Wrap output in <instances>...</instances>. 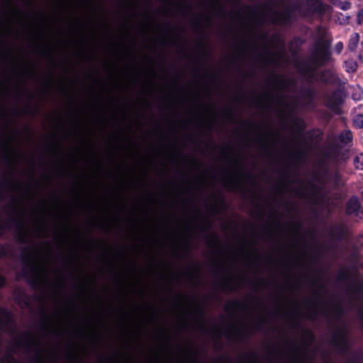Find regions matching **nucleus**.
<instances>
[{
    "label": "nucleus",
    "instance_id": "1",
    "mask_svg": "<svg viewBox=\"0 0 363 363\" xmlns=\"http://www.w3.org/2000/svg\"><path fill=\"white\" fill-rule=\"evenodd\" d=\"M332 60L331 40L320 38L315 41L308 56L296 60L294 66L298 74L309 84H336L340 79L330 69L318 71L319 68L328 65Z\"/></svg>",
    "mask_w": 363,
    "mask_h": 363
},
{
    "label": "nucleus",
    "instance_id": "2",
    "mask_svg": "<svg viewBox=\"0 0 363 363\" xmlns=\"http://www.w3.org/2000/svg\"><path fill=\"white\" fill-rule=\"evenodd\" d=\"M21 258L23 267L21 275L27 281L30 287L38 289L45 284V280L40 274L39 268L34 262L35 255L28 247H24L21 250Z\"/></svg>",
    "mask_w": 363,
    "mask_h": 363
},
{
    "label": "nucleus",
    "instance_id": "3",
    "mask_svg": "<svg viewBox=\"0 0 363 363\" xmlns=\"http://www.w3.org/2000/svg\"><path fill=\"white\" fill-rule=\"evenodd\" d=\"M11 213L5 210L6 213L9 215V218L0 222V237L4 235L6 230H11L14 226L16 229L14 235L16 241L19 244H26L27 243L28 234L24 229V223L21 215L13 203L11 204Z\"/></svg>",
    "mask_w": 363,
    "mask_h": 363
},
{
    "label": "nucleus",
    "instance_id": "4",
    "mask_svg": "<svg viewBox=\"0 0 363 363\" xmlns=\"http://www.w3.org/2000/svg\"><path fill=\"white\" fill-rule=\"evenodd\" d=\"M310 11L330 13V7L323 4L322 0H308L306 4L300 5L296 10L301 16H306Z\"/></svg>",
    "mask_w": 363,
    "mask_h": 363
},
{
    "label": "nucleus",
    "instance_id": "5",
    "mask_svg": "<svg viewBox=\"0 0 363 363\" xmlns=\"http://www.w3.org/2000/svg\"><path fill=\"white\" fill-rule=\"evenodd\" d=\"M331 342L342 353L346 352L350 347L347 333L340 328H338L337 330L333 333Z\"/></svg>",
    "mask_w": 363,
    "mask_h": 363
},
{
    "label": "nucleus",
    "instance_id": "6",
    "mask_svg": "<svg viewBox=\"0 0 363 363\" xmlns=\"http://www.w3.org/2000/svg\"><path fill=\"white\" fill-rule=\"evenodd\" d=\"M345 213L347 216H355L363 213V208L357 196H351L347 200L345 204Z\"/></svg>",
    "mask_w": 363,
    "mask_h": 363
},
{
    "label": "nucleus",
    "instance_id": "7",
    "mask_svg": "<svg viewBox=\"0 0 363 363\" xmlns=\"http://www.w3.org/2000/svg\"><path fill=\"white\" fill-rule=\"evenodd\" d=\"M343 94L342 90L337 89L327 98V106L330 110L335 111L340 109V106L344 102Z\"/></svg>",
    "mask_w": 363,
    "mask_h": 363
},
{
    "label": "nucleus",
    "instance_id": "8",
    "mask_svg": "<svg viewBox=\"0 0 363 363\" xmlns=\"http://www.w3.org/2000/svg\"><path fill=\"white\" fill-rule=\"evenodd\" d=\"M114 24H54V26H113ZM118 26H163V24H117ZM172 24H164V26H172ZM189 26V24H186ZM213 24H189V26H213ZM230 26H262L265 24H229ZM284 26L286 24H284Z\"/></svg>",
    "mask_w": 363,
    "mask_h": 363
},
{
    "label": "nucleus",
    "instance_id": "9",
    "mask_svg": "<svg viewBox=\"0 0 363 363\" xmlns=\"http://www.w3.org/2000/svg\"><path fill=\"white\" fill-rule=\"evenodd\" d=\"M348 235L347 228L343 225H335L328 232L330 238L335 242L344 240Z\"/></svg>",
    "mask_w": 363,
    "mask_h": 363
},
{
    "label": "nucleus",
    "instance_id": "10",
    "mask_svg": "<svg viewBox=\"0 0 363 363\" xmlns=\"http://www.w3.org/2000/svg\"><path fill=\"white\" fill-rule=\"evenodd\" d=\"M13 344L16 348H24L28 352L33 351V348L35 347V343L32 340L31 335L28 333H24L21 339L16 340Z\"/></svg>",
    "mask_w": 363,
    "mask_h": 363
},
{
    "label": "nucleus",
    "instance_id": "11",
    "mask_svg": "<svg viewBox=\"0 0 363 363\" xmlns=\"http://www.w3.org/2000/svg\"><path fill=\"white\" fill-rule=\"evenodd\" d=\"M221 184L229 191L242 190V192L245 194V191L242 189L240 183L231 176H223L221 179Z\"/></svg>",
    "mask_w": 363,
    "mask_h": 363
},
{
    "label": "nucleus",
    "instance_id": "12",
    "mask_svg": "<svg viewBox=\"0 0 363 363\" xmlns=\"http://www.w3.org/2000/svg\"><path fill=\"white\" fill-rule=\"evenodd\" d=\"M337 139L342 146H352L353 142L352 132L349 129L343 130L339 133Z\"/></svg>",
    "mask_w": 363,
    "mask_h": 363
},
{
    "label": "nucleus",
    "instance_id": "13",
    "mask_svg": "<svg viewBox=\"0 0 363 363\" xmlns=\"http://www.w3.org/2000/svg\"><path fill=\"white\" fill-rule=\"evenodd\" d=\"M301 98L306 101V105L310 106L316 96V91L311 86L303 88L300 90Z\"/></svg>",
    "mask_w": 363,
    "mask_h": 363
},
{
    "label": "nucleus",
    "instance_id": "14",
    "mask_svg": "<svg viewBox=\"0 0 363 363\" xmlns=\"http://www.w3.org/2000/svg\"><path fill=\"white\" fill-rule=\"evenodd\" d=\"M342 146L337 142H333L328 147V151L324 155L327 158L337 159L340 156Z\"/></svg>",
    "mask_w": 363,
    "mask_h": 363
},
{
    "label": "nucleus",
    "instance_id": "15",
    "mask_svg": "<svg viewBox=\"0 0 363 363\" xmlns=\"http://www.w3.org/2000/svg\"><path fill=\"white\" fill-rule=\"evenodd\" d=\"M245 304L238 300L230 301L224 307L225 311L228 313H231L238 309H244Z\"/></svg>",
    "mask_w": 363,
    "mask_h": 363
},
{
    "label": "nucleus",
    "instance_id": "16",
    "mask_svg": "<svg viewBox=\"0 0 363 363\" xmlns=\"http://www.w3.org/2000/svg\"><path fill=\"white\" fill-rule=\"evenodd\" d=\"M233 278L230 276L228 277L225 280L220 281L217 284V287L222 291H232L234 289L233 286Z\"/></svg>",
    "mask_w": 363,
    "mask_h": 363
},
{
    "label": "nucleus",
    "instance_id": "17",
    "mask_svg": "<svg viewBox=\"0 0 363 363\" xmlns=\"http://www.w3.org/2000/svg\"><path fill=\"white\" fill-rule=\"evenodd\" d=\"M283 78H284L283 76H278V75L272 74L271 76V77L268 79V81L272 79L277 84L281 85V86H294L296 84V82L294 79H283Z\"/></svg>",
    "mask_w": 363,
    "mask_h": 363
},
{
    "label": "nucleus",
    "instance_id": "18",
    "mask_svg": "<svg viewBox=\"0 0 363 363\" xmlns=\"http://www.w3.org/2000/svg\"><path fill=\"white\" fill-rule=\"evenodd\" d=\"M359 41V35L357 33H352L349 39V42L347 44V49L351 51L354 52L357 48L358 44Z\"/></svg>",
    "mask_w": 363,
    "mask_h": 363
},
{
    "label": "nucleus",
    "instance_id": "19",
    "mask_svg": "<svg viewBox=\"0 0 363 363\" xmlns=\"http://www.w3.org/2000/svg\"><path fill=\"white\" fill-rule=\"evenodd\" d=\"M293 123L296 128V132L302 135L306 127L304 120L301 118H294Z\"/></svg>",
    "mask_w": 363,
    "mask_h": 363
},
{
    "label": "nucleus",
    "instance_id": "20",
    "mask_svg": "<svg viewBox=\"0 0 363 363\" xmlns=\"http://www.w3.org/2000/svg\"><path fill=\"white\" fill-rule=\"evenodd\" d=\"M350 274L351 272L349 269H342L338 272L336 280L340 283L346 282L349 280Z\"/></svg>",
    "mask_w": 363,
    "mask_h": 363
},
{
    "label": "nucleus",
    "instance_id": "21",
    "mask_svg": "<svg viewBox=\"0 0 363 363\" xmlns=\"http://www.w3.org/2000/svg\"><path fill=\"white\" fill-rule=\"evenodd\" d=\"M291 157L294 164H299L306 157V152L303 150H298L295 152H291Z\"/></svg>",
    "mask_w": 363,
    "mask_h": 363
},
{
    "label": "nucleus",
    "instance_id": "22",
    "mask_svg": "<svg viewBox=\"0 0 363 363\" xmlns=\"http://www.w3.org/2000/svg\"><path fill=\"white\" fill-rule=\"evenodd\" d=\"M333 5L338 9L346 11L350 8V4L346 1L331 0Z\"/></svg>",
    "mask_w": 363,
    "mask_h": 363
},
{
    "label": "nucleus",
    "instance_id": "23",
    "mask_svg": "<svg viewBox=\"0 0 363 363\" xmlns=\"http://www.w3.org/2000/svg\"><path fill=\"white\" fill-rule=\"evenodd\" d=\"M344 67L347 72H354L357 69V64L352 60L345 61L344 62Z\"/></svg>",
    "mask_w": 363,
    "mask_h": 363
},
{
    "label": "nucleus",
    "instance_id": "24",
    "mask_svg": "<svg viewBox=\"0 0 363 363\" xmlns=\"http://www.w3.org/2000/svg\"><path fill=\"white\" fill-rule=\"evenodd\" d=\"M13 188V184L9 181L7 180L6 182H0V199H1L3 193L5 192L6 189H12Z\"/></svg>",
    "mask_w": 363,
    "mask_h": 363
},
{
    "label": "nucleus",
    "instance_id": "25",
    "mask_svg": "<svg viewBox=\"0 0 363 363\" xmlns=\"http://www.w3.org/2000/svg\"><path fill=\"white\" fill-rule=\"evenodd\" d=\"M354 165L356 169L363 170V152H361L354 157Z\"/></svg>",
    "mask_w": 363,
    "mask_h": 363
},
{
    "label": "nucleus",
    "instance_id": "26",
    "mask_svg": "<svg viewBox=\"0 0 363 363\" xmlns=\"http://www.w3.org/2000/svg\"><path fill=\"white\" fill-rule=\"evenodd\" d=\"M21 113L26 116H33L35 115V109L33 107L31 104H28L22 110Z\"/></svg>",
    "mask_w": 363,
    "mask_h": 363
},
{
    "label": "nucleus",
    "instance_id": "27",
    "mask_svg": "<svg viewBox=\"0 0 363 363\" xmlns=\"http://www.w3.org/2000/svg\"><path fill=\"white\" fill-rule=\"evenodd\" d=\"M353 125L356 128H363V114L358 113L354 117Z\"/></svg>",
    "mask_w": 363,
    "mask_h": 363
},
{
    "label": "nucleus",
    "instance_id": "28",
    "mask_svg": "<svg viewBox=\"0 0 363 363\" xmlns=\"http://www.w3.org/2000/svg\"><path fill=\"white\" fill-rule=\"evenodd\" d=\"M206 241L208 245H211V243L218 244L219 238L215 233L213 232L206 235Z\"/></svg>",
    "mask_w": 363,
    "mask_h": 363
},
{
    "label": "nucleus",
    "instance_id": "29",
    "mask_svg": "<svg viewBox=\"0 0 363 363\" xmlns=\"http://www.w3.org/2000/svg\"><path fill=\"white\" fill-rule=\"evenodd\" d=\"M6 145L4 144L0 151L1 160L4 163H9L11 161V157L9 153L6 152Z\"/></svg>",
    "mask_w": 363,
    "mask_h": 363
},
{
    "label": "nucleus",
    "instance_id": "30",
    "mask_svg": "<svg viewBox=\"0 0 363 363\" xmlns=\"http://www.w3.org/2000/svg\"><path fill=\"white\" fill-rule=\"evenodd\" d=\"M18 301H23L26 306H30L29 296L23 291L18 292Z\"/></svg>",
    "mask_w": 363,
    "mask_h": 363
},
{
    "label": "nucleus",
    "instance_id": "31",
    "mask_svg": "<svg viewBox=\"0 0 363 363\" xmlns=\"http://www.w3.org/2000/svg\"><path fill=\"white\" fill-rule=\"evenodd\" d=\"M1 363H20L11 353L6 354L1 359Z\"/></svg>",
    "mask_w": 363,
    "mask_h": 363
},
{
    "label": "nucleus",
    "instance_id": "32",
    "mask_svg": "<svg viewBox=\"0 0 363 363\" xmlns=\"http://www.w3.org/2000/svg\"><path fill=\"white\" fill-rule=\"evenodd\" d=\"M354 247L363 248V233L358 234L355 238V243Z\"/></svg>",
    "mask_w": 363,
    "mask_h": 363
},
{
    "label": "nucleus",
    "instance_id": "33",
    "mask_svg": "<svg viewBox=\"0 0 363 363\" xmlns=\"http://www.w3.org/2000/svg\"><path fill=\"white\" fill-rule=\"evenodd\" d=\"M43 354L41 351L38 349L35 354L33 356L32 359V362L33 363H43Z\"/></svg>",
    "mask_w": 363,
    "mask_h": 363
},
{
    "label": "nucleus",
    "instance_id": "34",
    "mask_svg": "<svg viewBox=\"0 0 363 363\" xmlns=\"http://www.w3.org/2000/svg\"><path fill=\"white\" fill-rule=\"evenodd\" d=\"M265 324V320H259L255 323L252 325V328L257 331L262 330L264 329V326Z\"/></svg>",
    "mask_w": 363,
    "mask_h": 363
},
{
    "label": "nucleus",
    "instance_id": "35",
    "mask_svg": "<svg viewBox=\"0 0 363 363\" xmlns=\"http://www.w3.org/2000/svg\"><path fill=\"white\" fill-rule=\"evenodd\" d=\"M223 116L228 120H230L233 118H235V113L230 110V109H226L224 112L222 113Z\"/></svg>",
    "mask_w": 363,
    "mask_h": 363
},
{
    "label": "nucleus",
    "instance_id": "36",
    "mask_svg": "<svg viewBox=\"0 0 363 363\" xmlns=\"http://www.w3.org/2000/svg\"><path fill=\"white\" fill-rule=\"evenodd\" d=\"M244 177L246 178V179L248 182H250L251 183L252 185L255 186L256 184L255 181V177L252 176L250 173L245 172L244 173Z\"/></svg>",
    "mask_w": 363,
    "mask_h": 363
},
{
    "label": "nucleus",
    "instance_id": "37",
    "mask_svg": "<svg viewBox=\"0 0 363 363\" xmlns=\"http://www.w3.org/2000/svg\"><path fill=\"white\" fill-rule=\"evenodd\" d=\"M47 320H48V317L45 315V312L43 311L42 318L40 320V327L42 329H45V324H46Z\"/></svg>",
    "mask_w": 363,
    "mask_h": 363
},
{
    "label": "nucleus",
    "instance_id": "38",
    "mask_svg": "<svg viewBox=\"0 0 363 363\" xmlns=\"http://www.w3.org/2000/svg\"><path fill=\"white\" fill-rule=\"evenodd\" d=\"M308 184L310 185L311 189L313 190V194L320 193V191L322 190L320 187L315 185L314 184H313L310 182H308Z\"/></svg>",
    "mask_w": 363,
    "mask_h": 363
},
{
    "label": "nucleus",
    "instance_id": "39",
    "mask_svg": "<svg viewBox=\"0 0 363 363\" xmlns=\"http://www.w3.org/2000/svg\"><path fill=\"white\" fill-rule=\"evenodd\" d=\"M8 255V250L4 245H0V258L5 257Z\"/></svg>",
    "mask_w": 363,
    "mask_h": 363
},
{
    "label": "nucleus",
    "instance_id": "40",
    "mask_svg": "<svg viewBox=\"0 0 363 363\" xmlns=\"http://www.w3.org/2000/svg\"><path fill=\"white\" fill-rule=\"evenodd\" d=\"M343 47H344L343 43L342 42H338L335 44V51L337 54H340L342 51Z\"/></svg>",
    "mask_w": 363,
    "mask_h": 363
},
{
    "label": "nucleus",
    "instance_id": "41",
    "mask_svg": "<svg viewBox=\"0 0 363 363\" xmlns=\"http://www.w3.org/2000/svg\"><path fill=\"white\" fill-rule=\"evenodd\" d=\"M335 309V313L337 315H342L344 314V309L343 308L340 306V305H336L334 308Z\"/></svg>",
    "mask_w": 363,
    "mask_h": 363
},
{
    "label": "nucleus",
    "instance_id": "42",
    "mask_svg": "<svg viewBox=\"0 0 363 363\" xmlns=\"http://www.w3.org/2000/svg\"><path fill=\"white\" fill-rule=\"evenodd\" d=\"M352 247H353L354 250L352 251V252L351 254V258L352 259H357L359 257V252H358V250L359 248H356V247H354L353 246H352Z\"/></svg>",
    "mask_w": 363,
    "mask_h": 363
},
{
    "label": "nucleus",
    "instance_id": "43",
    "mask_svg": "<svg viewBox=\"0 0 363 363\" xmlns=\"http://www.w3.org/2000/svg\"><path fill=\"white\" fill-rule=\"evenodd\" d=\"M6 284V278L0 274V289H3Z\"/></svg>",
    "mask_w": 363,
    "mask_h": 363
},
{
    "label": "nucleus",
    "instance_id": "44",
    "mask_svg": "<svg viewBox=\"0 0 363 363\" xmlns=\"http://www.w3.org/2000/svg\"><path fill=\"white\" fill-rule=\"evenodd\" d=\"M193 357L191 358V360L193 362H197L199 361V351L196 350H194L193 351Z\"/></svg>",
    "mask_w": 363,
    "mask_h": 363
},
{
    "label": "nucleus",
    "instance_id": "45",
    "mask_svg": "<svg viewBox=\"0 0 363 363\" xmlns=\"http://www.w3.org/2000/svg\"><path fill=\"white\" fill-rule=\"evenodd\" d=\"M245 357L247 358H253L255 359H258V354L255 352H251L248 353L247 354L245 355Z\"/></svg>",
    "mask_w": 363,
    "mask_h": 363
},
{
    "label": "nucleus",
    "instance_id": "46",
    "mask_svg": "<svg viewBox=\"0 0 363 363\" xmlns=\"http://www.w3.org/2000/svg\"><path fill=\"white\" fill-rule=\"evenodd\" d=\"M358 23H363V9L359 11L357 15Z\"/></svg>",
    "mask_w": 363,
    "mask_h": 363
},
{
    "label": "nucleus",
    "instance_id": "47",
    "mask_svg": "<svg viewBox=\"0 0 363 363\" xmlns=\"http://www.w3.org/2000/svg\"><path fill=\"white\" fill-rule=\"evenodd\" d=\"M196 311L200 315L201 318L203 319L204 316V311L203 308L201 306L197 307Z\"/></svg>",
    "mask_w": 363,
    "mask_h": 363
},
{
    "label": "nucleus",
    "instance_id": "48",
    "mask_svg": "<svg viewBox=\"0 0 363 363\" xmlns=\"http://www.w3.org/2000/svg\"><path fill=\"white\" fill-rule=\"evenodd\" d=\"M304 333L306 335H308L311 340L314 339V335L311 330L308 329H304Z\"/></svg>",
    "mask_w": 363,
    "mask_h": 363
},
{
    "label": "nucleus",
    "instance_id": "49",
    "mask_svg": "<svg viewBox=\"0 0 363 363\" xmlns=\"http://www.w3.org/2000/svg\"><path fill=\"white\" fill-rule=\"evenodd\" d=\"M211 228V223H210V222H208H208H206V228H202L201 229V230L202 232H205V231H206V230H209Z\"/></svg>",
    "mask_w": 363,
    "mask_h": 363
},
{
    "label": "nucleus",
    "instance_id": "50",
    "mask_svg": "<svg viewBox=\"0 0 363 363\" xmlns=\"http://www.w3.org/2000/svg\"><path fill=\"white\" fill-rule=\"evenodd\" d=\"M266 284V281L263 279H260L259 280V281L256 284H253V286H258V285H262V286H264Z\"/></svg>",
    "mask_w": 363,
    "mask_h": 363
},
{
    "label": "nucleus",
    "instance_id": "51",
    "mask_svg": "<svg viewBox=\"0 0 363 363\" xmlns=\"http://www.w3.org/2000/svg\"><path fill=\"white\" fill-rule=\"evenodd\" d=\"M199 330L206 333L208 332L207 328L203 324L199 325Z\"/></svg>",
    "mask_w": 363,
    "mask_h": 363
},
{
    "label": "nucleus",
    "instance_id": "52",
    "mask_svg": "<svg viewBox=\"0 0 363 363\" xmlns=\"http://www.w3.org/2000/svg\"><path fill=\"white\" fill-rule=\"evenodd\" d=\"M257 208H258V215L260 216V217H262L263 216V211L260 208V206L259 204H257L256 205Z\"/></svg>",
    "mask_w": 363,
    "mask_h": 363
},
{
    "label": "nucleus",
    "instance_id": "53",
    "mask_svg": "<svg viewBox=\"0 0 363 363\" xmlns=\"http://www.w3.org/2000/svg\"><path fill=\"white\" fill-rule=\"evenodd\" d=\"M67 358L69 360V362H74V357L72 354H67Z\"/></svg>",
    "mask_w": 363,
    "mask_h": 363
},
{
    "label": "nucleus",
    "instance_id": "54",
    "mask_svg": "<svg viewBox=\"0 0 363 363\" xmlns=\"http://www.w3.org/2000/svg\"><path fill=\"white\" fill-rule=\"evenodd\" d=\"M229 328H227L225 331V337H228V338H230L231 336H230V334L229 333Z\"/></svg>",
    "mask_w": 363,
    "mask_h": 363
},
{
    "label": "nucleus",
    "instance_id": "55",
    "mask_svg": "<svg viewBox=\"0 0 363 363\" xmlns=\"http://www.w3.org/2000/svg\"><path fill=\"white\" fill-rule=\"evenodd\" d=\"M24 93H25L26 94H27V96H28V98H29L30 100H32V99H33V94H31L30 93H28V91H24Z\"/></svg>",
    "mask_w": 363,
    "mask_h": 363
},
{
    "label": "nucleus",
    "instance_id": "56",
    "mask_svg": "<svg viewBox=\"0 0 363 363\" xmlns=\"http://www.w3.org/2000/svg\"><path fill=\"white\" fill-rule=\"evenodd\" d=\"M359 59L363 63V50L359 52Z\"/></svg>",
    "mask_w": 363,
    "mask_h": 363
},
{
    "label": "nucleus",
    "instance_id": "57",
    "mask_svg": "<svg viewBox=\"0 0 363 363\" xmlns=\"http://www.w3.org/2000/svg\"><path fill=\"white\" fill-rule=\"evenodd\" d=\"M208 74L213 79V80L216 79V75L215 74Z\"/></svg>",
    "mask_w": 363,
    "mask_h": 363
},
{
    "label": "nucleus",
    "instance_id": "58",
    "mask_svg": "<svg viewBox=\"0 0 363 363\" xmlns=\"http://www.w3.org/2000/svg\"><path fill=\"white\" fill-rule=\"evenodd\" d=\"M234 333L237 335H240V333L237 330H234Z\"/></svg>",
    "mask_w": 363,
    "mask_h": 363
},
{
    "label": "nucleus",
    "instance_id": "59",
    "mask_svg": "<svg viewBox=\"0 0 363 363\" xmlns=\"http://www.w3.org/2000/svg\"><path fill=\"white\" fill-rule=\"evenodd\" d=\"M271 349L273 352H277V350L274 347H272Z\"/></svg>",
    "mask_w": 363,
    "mask_h": 363
},
{
    "label": "nucleus",
    "instance_id": "60",
    "mask_svg": "<svg viewBox=\"0 0 363 363\" xmlns=\"http://www.w3.org/2000/svg\"><path fill=\"white\" fill-rule=\"evenodd\" d=\"M194 267L195 269H199V265H198L197 264H194Z\"/></svg>",
    "mask_w": 363,
    "mask_h": 363
},
{
    "label": "nucleus",
    "instance_id": "61",
    "mask_svg": "<svg viewBox=\"0 0 363 363\" xmlns=\"http://www.w3.org/2000/svg\"><path fill=\"white\" fill-rule=\"evenodd\" d=\"M319 288L321 289H324V285L322 284H319Z\"/></svg>",
    "mask_w": 363,
    "mask_h": 363
},
{
    "label": "nucleus",
    "instance_id": "62",
    "mask_svg": "<svg viewBox=\"0 0 363 363\" xmlns=\"http://www.w3.org/2000/svg\"><path fill=\"white\" fill-rule=\"evenodd\" d=\"M359 267H360L361 269L363 270V262L359 264Z\"/></svg>",
    "mask_w": 363,
    "mask_h": 363
},
{
    "label": "nucleus",
    "instance_id": "63",
    "mask_svg": "<svg viewBox=\"0 0 363 363\" xmlns=\"http://www.w3.org/2000/svg\"><path fill=\"white\" fill-rule=\"evenodd\" d=\"M294 325H295L296 327H299V326H301V325H300V323H299V322L296 323V324H295Z\"/></svg>",
    "mask_w": 363,
    "mask_h": 363
},
{
    "label": "nucleus",
    "instance_id": "64",
    "mask_svg": "<svg viewBox=\"0 0 363 363\" xmlns=\"http://www.w3.org/2000/svg\"><path fill=\"white\" fill-rule=\"evenodd\" d=\"M60 89H61L62 91H65V87L64 86H60Z\"/></svg>",
    "mask_w": 363,
    "mask_h": 363
}]
</instances>
